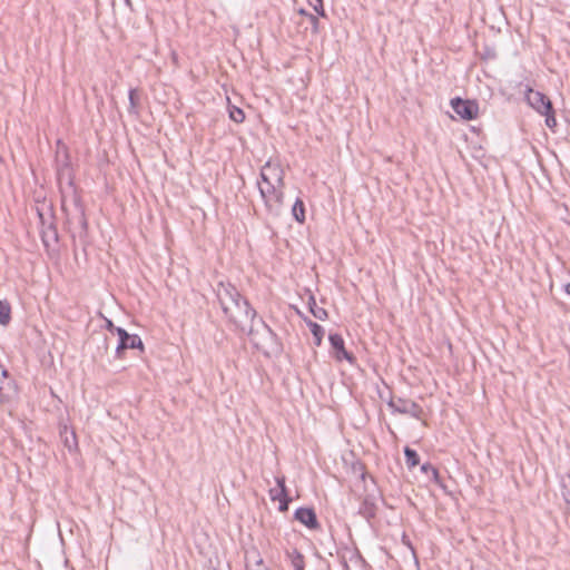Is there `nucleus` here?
<instances>
[{"mask_svg":"<svg viewBox=\"0 0 570 570\" xmlns=\"http://www.w3.org/2000/svg\"><path fill=\"white\" fill-rule=\"evenodd\" d=\"M217 298L225 315L238 327L245 331V323L254 322L256 311L249 305L246 298H243L237 288L227 283L220 282L217 285Z\"/></svg>","mask_w":570,"mask_h":570,"instance_id":"nucleus-1","label":"nucleus"},{"mask_svg":"<svg viewBox=\"0 0 570 570\" xmlns=\"http://www.w3.org/2000/svg\"><path fill=\"white\" fill-rule=\"evenodd\" d=\"M284 186H275L274 184H261L258 181V188L262 199L264 200L265 207L268 214L273 216H279L284 203Z\"/></svg>","mask_w":570,"mask_h":570,"instance_id":"nucleus-2","label":"nucleus"},{"mask_svg":"<svg viewBox=\"0 0 570 570\" xmlns=\"http://www.w3.org/2000/svg\"><path fill=\"white\" fill-rule=\"evenodd\" d=\"M258 327L254 326V322H250L248 327V336L254 345L259 350L273 348L276 345L277 336L271 330L268 325L265 324L263 320H258Z\"/></svg>","mask_w":570,"mask_h":570,"instance_id":"nucleus-3","label":"nucleus"},{"mask_svg":"<svg viewBox=\"0 0 570 570\" xmlns=\"http://www.w3.org/2000/svg\"><path fill=\"white\" fill-rule=\"evenodd\" d=\"M387 405L394 413L407 414L414 419H420L423 413V409L416 402L400 396H391Z\"/></svg>","mask_w":570,"mask_h":570,"instance_id":"nucleus-4","label":"nucleus"},{"mask_svg":"<svg viewBox=\"0 0 570 570\" xmlns=\"http://www.w3.org/2000/svg\"><path fill=\"white\" fill-rule=\"evenodd\" d=\"M261 181L263 184H274L284 186V170L277 163L267 161L261 170Z\"/></svg>","mask_w":570,"mask_h":570,"instance_id":"nucleus-5","label":"nucleus"},{"mask_svg":"<svg viewBox=\"0 0 570 570\" xmlns=\"http://www.w3.org/2000/svg\"><path fill=\"white\" fill-rule=\"evenodd\" d=\"M451 107L462 119H475L479 112V106L474 100H464L460 97L451 99Z\"/></svg>","mask_w":570,"mask_h":570,"instance_id":"nucleus-6","label":"nucleus"},{"mask_svg":"<svg viewBox=\"0 0 570 570\" xmlns=\"http://www.w3.org/2000/svg\"><path fill=\"white\" fill-rule=\"evenodd\" d=\"M116 333L119 337V342L116 347V354L118 357H121L122 352L127 348H144L142 341L138 335H131L122 327H117Z\"/></svg>","mask_w":570,"mask_h":570,"instance_id":"nucleus-7","label":"nucleus"},{"mask_svg":"<svg viewBox=\"0 0 570 570\" xmlns=\"http://www.w3.org/2000/svg\"><path fill=\"white\" fill-rule=\"evenodd\" d=\"M525 99L527 102L539 114H547L548 111H551V100L540 91L529 88L525 94Z\"/></svg>","mask_w":570,"mask_h":570,"instance_id":"nucleus-8","label":"nucleus"},{"mask_svg":"<svg viewBox=\"0 0 570 570\" xmlns=\"http://www.w3.org/2000/svg\"><path fill=\"white\" fill-rule=\"evenodd\" d=\"M330 344L334 351V356L337 361L346 360L351 364L355 362V356L347 352L344 345V340L341 334L332 333L328 336Z\"/></svg>","mask_w":570,"mask_h":570,"instance_id":"nucleus-9","label":"nucleus"},{"mask_svg":"<svg viewBox=\"0 0 570 570\" xmlns=\"http://www.w3.org/2000/svg\"><path fill=\"white\" fill-rule=\"evenodd\" d=\"M294 519L311 530L320 528V523L313 508H298L294 513Z\"/></svg>","mask_w":570,"mask_h":570,"instance_id":"nucleus-10","label":"nucleus"},{"mask_svg":"<svg viewBox=\"0 0 570 570\" xmlns=\"http://www.w3.org/2000/svg\"><path fill=\"white\" fill-rule=\"evenodd\" d=\"M8 371L0 364V401L10 399V391L13 390V382L8 377Z\"/></svg>","mask_w":570,"mask_h":570,"instance_id":"nucleus-11","label":"nucleus"},{"mask_svg":"<svg viewBox=\"0 0 570 570\" xmlns=\"http://www.w3.org/2000/svg\"><path fill=\"white\" fill-rule=\"evenodd\" d=\"M41 239L43 246L47 249H49L52 245L58 243V232L52 223H50L48 226H43L41 230Z\"/></svg>","mask_w":570,"mask_h":570,"instance_id":"nucleus-12","label":"nucleus"},{"mask_svg":"<svg viewBox=\"0 0 570 570\" xmlns=\"http://www.w3.org/2000/svg\"><path fill=\"white\" fill-rule=\"evenodd\" d=\"M286 558L289 560L294 570H305L304 556L295 548L286 550Z\"/></svg>","mask_w":570,"mask_h":570,"instance_id":"nucleus-13","label":"nucleus"},{"mask_svg":"<svg viewBox=\"0 0 570 570\" xmlns=\"http://www.w3.org/2000/svg\"><path fill=\"white\" fill-rule=\"evenodd\" d=\"M375 503L374 500L370 497L364 498L361 507H360V513L366 518L370 519L375 515Z\"/></svg>","mask_w":570,"mask_h":570,"instance_id":"nucleus-14","label":"nucleus"},{"mask_svg":"<svg viewBox=\"0 0 570 570\" xmlns=\"http://www.w3.org/2000/svg\"><path fill=\"white\" fill-rule=\"evenodd\" d=\"M306 324L309 327L311 333L313 334L314 344L316 346H320L322 344V340L324 336V328L320 324H317L313 321H307Z\"/></svg>","mask_w":570,"mask_h":570,"instance_id":"nucleus-15","label":"nucleus"},{"mask_svg":"<svg viewBox=\"0 0 570 570\" xmlns=\"http://www.w3.org/2000/svg\"><path fill=\"white\" fill-rule=\"evenodd\" d=\"M421 471L426 474V476L435 482L438 485L443 487L439 471L431 464V463H424L421 466Z\"/></svg>","mask_w":570,"mask_h":570,"instance_id":"nucleus-16","label":"nucleus"},{"mask_svg":"<svg viewBox=\"0 0 570 570\" xmlns=\"http://www.w3.org/2000/svg\"><path fill=\"white\" fill-rule=\"evenodd\" d=\"M11 321V307L6 301L0 299V325H8Z\"/></svg>","mask_w":570,"mask_h":570,"instance_id":"nucleus-17","label":"nucleus"},{"mask_svg":"<svg viewBox=\"0 0 570 570\" xmlns=\"http://www.w3.org/2000/svg\"><path fill=\"white\" fill-rule=\"evenodd\" d=\"M292 215L298 222L305 220V206L302 199L297 198L292 207Z\"/></svg>","mask_w":570,"mask_h":570,"instance_id":"nucleus-18","label":"nucleus"},{"mask_svg":"<svg viewBox=\"0 0 570 570\" xmlns=\"http://www.w3.org/2000/svg\"><path fill=\"white\" fill-rule=\"evenodd\" d=\"M405 462L406 465L412 469L420 463V456L417 452L409 446L404 449Z\"/></svg>","mask_w":570,"mask_h":570,"instance_id":"nucleus-19","label":"nucleus"},{"mask_svg":"<svg viewBox=\"0 0 570 570\" xmlns=\"http://www.w3.org/2000/svg\"><path fill=\"white\" fill-rule=\"evenodd\" d=\"M309 311L313 314V316L320 321H324L327 317V312L325 308L318 306L314 299V297H311L309 302Z\"/></svg>","mask_w":570,"mask_h":570,"instance_id":"nucleus-20","label":"nucleus"},{"mask_svg":"<svg viewBox=\"0 0 570 570\" xmlns=\"http://www.w3.org/2000/svg\"><path fill=\"white\" fill-rule=\"evenodd\" d=\"M139 104V95L137 89L129 90V108L128 111L130 114H136V108Z\"/></svg>","mask_w":570,"mask_h":570,"instance_id":"nucleus-21","label":"nucleus"},{"mask_svg":"<svg viewBox=\"0 0 570 570\" xmlns=\"http://www.w3.org/2000/svg\"><path fill=\"white\" fill-rule=\"evenodd\" d=\"M229 117H230V119L233 121H235L237 124H240L245 119V114H244V111L240 108H237V107L233 106L229 109Z\"/></svg>","mask_w":570,"mask_h":570,"instance_id":"nucleus-22","label":"nucleus"},{"mask_svg":"<svg viewBox=\"0 0 570 570\" xmlns=\"http://www.w3.org/2000/svg\"><path fill=\"white\" fill-rule=\"evenodd\" d=\"M307 22L313 33H318L320 31V21L316 16L307 14Z\"/></svg>","mask_w":570,"mask_h":570,"instance_id":"nucleus-23","label":"nucleus"},{"mask_svg":"<svg viewBox=\"0 0 570 570\" xmlns=\"http://www.w3.org/2000/svg\"><path fill=\"white\" fill-rule=\"evenodd\" d=\"M542 115L546 116V125L550 129H553L557 126V119L554 116L553 108H551V111H548L547 114H542Z\"/></svg>","mask_w":570,"mask_h":570,"instance_id":"nucleus-24","label":"nucleus"},{"mask_svg":"<svg viewBox=\"0 0 570 570\" xmlns=\"http://www.w3.org/2000/svg\"><path fill=\"white\" fill-rule=\"evenodd\" d=\"M309 4L321 17H326V13H325V10L323 7V0H309Z\"/></svg>","mask_w":570,"mask_h":570,"instance_id":"nucleus-25","label":"nucleus"},{"mask_svg":"<svg viewBox=\"0 0 570 570\" xmlns=\"http://www.w3.org/2000/svg\"><path fill=\"white\" fill-rule=\"evenodd\" d=\"M291 501H292V499L288 497V493H285V495L278 500V502H279L278 510L281 512H286L288 510V505H289Z\"/></svg>","mask_w":570,"mask_h":570,"instance_id":"nucleus-26","label":"nucleus"},{"mask_svg":"<svg viewBox=\"0 0 570 570\" xmlns=\"http://www.w3.org/2000/svg\"><path fill=\"white\" fill-rule=\"evenodd\" d=\"M350 561L360 568H363L365 564L364 559L361 557V554L358 552H352L351 557H350Z\"/></svg>","mask_w":570,"mask_h":570,"instance_id":"nucleus-27","label":"nucleus"},{"mask_svg":"<svg viewBox=\"0 0 570 570\" xmlns=\"http://www.w3.org/2000/svg\"><path fill=\"white\" fill-rule=\"evenodd\" d=\"M246 568L247 570H267V568L264 567L262 558H258L253 564L248 562Z\"/></svg>","mask_w":570,"mask_h":570,"instance_id":"nucleus-28","label":"nucleus"},{"mask_svg":"<svg viewBox=\"0 0 570 570\" xmlns=\"http://www.w3.org/2000/svg\"><path fill=\"white\" fill-rule=\"evenodd\" d=\"M276 483H277L278 489L281 490V495L284 497L285 493H287V489L285 485V478L284 476L276 478Z\"/></svg>","mask_w":570,"mask_h":570,"instance_id":"nucleus-29","label":"nucleus"},{"mask_svg":"<svg viewBox=\"0 0 570 570\" xmlns=\"http://www.w3.org/2000/svg\"><path fill=\"white\" fill-rule=\"evenodd\" d=\"M269 495L273 501H276V500L278 501L279 499H282L279 489H271Z\"/></svg>","mask_w":570,"mask_h":570,"instance_id":"nucleus-30","label":"nucleus"},{"mask_svg":"<svg viewBox=\"0 0 570 570\" xmlns=\"http://www.w3.org/2000/svg\"><path fill=\"white\" fill-rule=\"evenodd\" d=\"M99 340H100V342H101V346H102V348H104L105 351H107V350H108V341H109V340H108V337H107L106 335H100V336H99Z\"/></svg>","mask_w":570,"mask_h":570,"instance_id":"nucleus-31","label":"nucleus"},{"mask_svg":"<svg viewBox=\"0 0 570 570\" xmlns=\"http://www.w3.org/2000/svg\"><path fill=\"white\" fill-rule=\"evenodd\" d=\"M106 327L110 331V332H115L116 333V328L117 326L114 325V323L110 321V320H106Z\"/></svg>","mask_w":570,"mask_h":570,"instance_id":"nucleus-32","label":"nucleus"},{"mask_svg":"<svg viewBox=\"0 0 570 570\" xmlns=\"http://www.w3.org/2000/svg\"><path fill=\"white\" fill-rule=\"evenodd\" d=\"M342 566H343V569H344V570H352V569H351V566L348 564V562H347L345 559H343V561H342Z\"/></svg>","mask_w":570,"mask_h":570,"instance_id":"nucleus-33","label":"nucleus"},{"mask_svg":"<svg viewBox=\"0 0 570 570\" xmlns=\"http://www.w3.org/2000/svg\"><path fill=\"white\" fill-rule=\"evenodd\" d=\"M298 13L302 16H305L307 18V14H309L305 9H299Z\"/></svg>","mask_w":570,"mask_h":570,"instance_id":"nucleus-34","label":"nucleus"},{"mask_svg":"<svg viewBox=\"0 0 570 570\" xmlns=\"http://www.w3.org/2000/svg\"><path fill=\"white\" fill-rule=\"evenodd\" d=\"M564 292L570 295V283L564 286Z\"/></svg>","mask_w":570,"mask_h":570,"instance_id":"nucleus-35","label":"nucleus"},{"mask_svg":"<svg viewBox=\"0 0 570 570\" xmlns=\"http://www.w3.org/2000/svg\"><path fill=\"white\" fill-rule=\"evenodd\" d=\"M65 443L69 449H71L70 439L68 436L66 438Z\"/></svg>","mask_w":570,"mask_h":570,"instance_id":"nucleus-36","label":"nucleus"},{"mask_svg":"<svg viewBox=\"0 0 570 570\" xmlns=\"http://www.w3.org/2000/svg\"><path fill=\"white\" fill-rule=\"evenodd\" d=\"M71 439H72V443L75 444V442H76V435H75V433H71Z\"/></svg>","mask_w":570,"mask_h":570,"instance_id":"nucleus-37","label":"nucleus"}]
</instances>
